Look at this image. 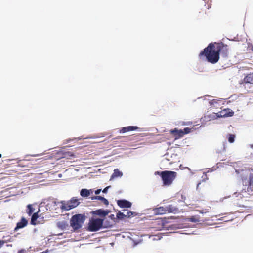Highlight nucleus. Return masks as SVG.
Returning a JSON list of instances; mask_svg holds the SVG:
<instances>
[{
    "label": "nucleus",
    "mask_w": 253,
    "mask_h": 253,
    "mask_svg": "<svg viewBox=\"0 0 253 253\" xmlns=\"http://www.w3.org/2000/svg\"><path fill=\"white\" fill-rule=\"evenodd\" d=\"M199 56L200 58L205 57L206 60L211 63H216L219 59V55L216 49V43H210L200 53Z\"/></svg>",
    "instance_id": "obj_1"
},
{
    "label": "nucleus",
    "mask_w": 253,
    "mask_h": 253,
    "mask_svg": "<svg viewBox=\"0 0 253 253\" xmlns=\"http://www.w3.org/2000/svg\"><path fill=\"white\" fill-rule=\"evenodd\" d=\"M156 173L160 175L164 185H170L177 176V173L173 171H157Z\"/></svg>",
    "instance_id": "obj_2"
},
{
    "label": "nucleus",
    "mask_w": 253,
    "mask_h": 253,
    "mask_svg": "<svg viewBox=\"0 0 253 253\" xmlns=\"http://www.w3.org/2000/svg\"><path fill=\"white\" fill-rule=\"evenodd\" d=\"M85 219V216L84 214H77L73 215L70 220V226L74 231L80 229Z\"/></svg>",
    "instance_id": "obj_3"
},
{
    "label": "nucleus",
    "mask_w": 253,
    "mask_h": 253,
    "mask_svg": "<svg viewBox=\"0 0 253 253\" xmlns=\"http://www.w3.org/2000/svg\"><path fill=\"white\" fill-rule=\"evenodd\" d=\"M103 221L102 219L91 217L88 223L87 230L90 232L98 231L102 227Z\"/></svg>",
    "instance_id": "obj_4"
},
{
    "label": "nucleus",
    "mask_w": 253,
    "mask_h": 253,
    "mask_svg": "<svg viewBox=\"0 0 253 253\" xmlns=\"http://www.w3.org/2000/svg\"><path fill=\"white\" fill-rule=\"evenodd\" d=\"M61 203L62 204V205L60 208L62 210L69 211L77 207L80 204V202L78 201V199L74 197L72 198L70 201L67 202L65 201H61Z\"/></svg>",
    "instance_id": "obj_5"
},
{
    "label": "nucleus",
    "mask_w": 253,
    "mask_h": 253,
    "mask_svg": "<svg viewBox=\"0 0 253 253\" xmlns=\"http://www.w3.org/2000/svg\"><path fill=\"white\" fill-rule=\"evenodd\" d=\"M177 209L173 207L172 205H169L166 207H159L153 209L154 213L155 215H162L167 212L170 213L176 211Z\"/></svg>",
    "instance_id": "obj_6"
},
{
    "label": "nucleus",
    "mask_w": 253,
    "mask_h": 253,
    "mask_svg": "<svg viewBox=\"0 0 253 253\" xmlns=\"http://www.w3.org/2000/svg\"><path fill=\"white\" fill-rule=\"evenodd\" d=\"M191 129L188 127L185 128L183 130L178 129L175 128L170 130V133L175 137V139L182 137L185 134H187L190 132Z\"/></svg>",
    "instance_id": "obj_7"
},
{
    "label": "nucleus",
    "mask_w": 253,
    "mask_h": 253,
    "mask_svg": "<svg viewBox=\"0 0 253 253\" xmlns=\"http://www.w3.org/2000/svg\"><path fill=\"white\" fill-rule=\"evenodd\" d=\"M216 49L219 55L220 53L224 58H227L229 55V49L228 46L222 42L216 43Z\"/></svg>",
    "instance_id": "obj_8"
},
{
    "label": "nucleus",
    "mask_w": 253,
    "mask_h": 253,
    "mask_svg": "<svg viewBox=\"0 0 253 253\" xmlns=\"http://www.w3.org/2000/svg\"><path fill=\"white\" fill-rule=\"evenodd\" d=\"M136 214L135 212H132L127 210H124L123 212H121L119 211L117 214V217L119 219H123L125 217H130L131 216H133L136 215Z\"/></svg>",
    "instance_id": "obj_9"
},
{
    "label": "nucleus",
    "mask_w": 253,
    "mask_h": 253,
    "mask_svg": "<svg viewBox=\"0 0 253 253\" xmlns=\"http://www.w3.org/2000/svg\"><path fill=\"white\" fill-rule=\"evenodd\" d=\"M236 172L239 174V177L242 180H247L248 177H249L250 173L251 171L248 169H242L236 170Z\"/></svg>",
    "instance_id": "obj_10"
},
{
    "label": "nucleus",
    "mask_w": 253,
    "mask_h": 253,
    "mask_svg": "<svg viewBox=\"0 0 253 253\" xmlns=\"http://www.w3.org/2000/svg\"><path fill=\"white\" fill-rule=\"evenodd\" d=\"M117 203L120 208H130L132 205L131 202L126 200H119Z\"/></svg>",
    "instance_id": "obj_11"
},
{
    "label": "nucleus",
    "mask_w": 253,
    "mask_h": 253,
    "mask_svg": "<svg viewBox=\"0 0 253 253\" xmlns=\"http://www.w3.org/2000/svg\"><path fill=\"white\" fill-rule=\"evenodd\" d=\"M139 128L137 126H127L122 127L120 130V133H124L127 132L134 131L139 129Z\"/></svg>",
    "instance_id": "obj_12"
},
{
    "label": "nucleus",
    "mask_w": 253,
    "mask_h": 253,
    "mask_svg": "<svg viewBox=\"0 0 253 253\" xmlns=\"http://www.w3.org/2000/svg\"><path fill=\"white\" fill-rule=\"evenodd\" d=\"M219 113V116L223 117H231L234 115V112L229 109H224Z\"/></svg>",
    "instance_id": "obj_13"
},
{
    "label": "nucleus",
    "mask_w": 253,
    "mask_h": 253,
    "mask_svg": "<svg viewBox=\"0 0 253 253\" xmlns=\"http://www.w3.org/2000/svg\"><path fill=\"white\" fill-rule=\"evenodd\" d=\"M27 224L28 221L24 217H22L20 221L17 223L16 226L15 228V230H17L19 229L22 228L26 226Z\"/></svg>",
    "instance_id": "obj_14"
},
{
    "label": "nucleus",
    "mask_w": 253,
    "mask_h": 253,
    "mask_svg": "<svg viewBox=\"0 0 253 253\" xmlns=\"http://www.w3.org/2000/svg\"><path fill=\"white\" fill-rule=\"evenodd\" d=\"M244 83L253 84V72L248 74L243 79Z\"/></svg>",
    "instance_id": "obj_15"
},
{
    "label": "nucleus",
    "mask_w": 253,
    "mask_h": 253,
    "mask_svg": "<svg viewBox=\"0 0 253 253\" xmlns=\"http://www.w3.org/2000/svg\"><path fill=\"white\" fill-rule=\"evenodd\" d=\"M109 212L108 210H104L103 209H99L94 211V213L98 215L104 217L107 215Z\"/></svg>",
    "instance_id": "obj_16"
},
{
    "label": "nucleus",
    "mask_w": 253,
    "mask_h": 253,
    "mask_svg": "<svg viewBox=\"0 0 253 253\" xmlns=\"http://www.w3.org/2000/svg\"><path fill=\"white\" fill-rule=\"evenodd\" d=\"M39 211L40 210L39 209L38 211L33 213L31 220V224L32 225H35L38 223V222H37V220L39 217L38 212H39Z\"/></svg>",
    "instance_id": "obj_17"
},
{
    "label": "nucleus",
    "mask_w": 253,
    "mask_h": 253,
    "mask_svg": "<svg viewBox=\"0 0 253 253\" xmlns=\"http://www.w3.org/2000/svg\"><path fill=\"white\" fill-rule=\"evenodd\" d=\"M122 175V172H121L118 169H114V172L111 176L110 180L118 177H121Z\"/></svg>",
    "instance_id": "obj_18"
},
{
    "label": "nucleus",
    "mask_w": 253,
    "mask_h": 253,
    "mask_svg": "<svg viewBox=\"0 0 253 253\" xmlns=\"http://www.w3.org/2000/svg\"><path fill=\"white\" fill-rule=\"evenodd\" d=\"M92 191L91 190H88L86 189H82L80 192V195L82 197H87L89 196L90 194V193H92Z\"/></svg>",
    "instance_id": "obj_19"
},
{
    "label": "nucleus",
    "mask_w": 253,
    "mask_h": 253,
    "mask_svg": "<svg viewBox=\"0 0 253 253\" xmlns=\"http://www.w3.org/2000/svg\"><path fill=\"white\" fill-rule=\"evenodd\" d=\"M92 200H99L102 201L105 205H108L109 202L106 198L100 196H95L91 197Z\"/></svg>",
    "instance_id": "obj_20"
},
{
    "label": "nucleus",
    "mask_w": 253,
    "mask_h": 253,
    "mask_svg": "<svg viewBox=\"0 0 253 253\" xmlns=\"http://www.w3.org/2000/svg\"><path fill=\"white\" fill-rule=\"evenodd\" d=\"M27 213L29 215H31L34 212L35 209L33 208V205L29 204L27 206Z\"/></svg>",
    "instance_id": "obj_21"
},
{
    "label": "nucleus",
    "mask_w": 253,
    "mask_h": 253,
    "mask_svg": "<svg viewBox=\"0 0 253 253\" xmlns=\"http://www.w3.org/2000/svg\"><path fill=\"white\" fill-rule=\"evenodd\" d=\"M226 138L228 139L229 142L232 143L234 142L235 135L232 134H228L227 135Z\"/></svg>",
    "instance_id": "obj_22"
},
{
    "label": "nucleus",
    "mask_w": 253,
    "mask_h": 253,
    "mask_svg": "<svg viewBox=\"0 0 253 253\" xmlns=\"http://www.w3.org/2000/svg\"><path fill=\"white\" fill-rule=\"evenodd\" d=\"M6 242L3 240H0V248L2 247Z\"/></svg>",
    "instance_id": "obj_23"
},
{
    "label": "nucleus",
    "mask_w": 253,
    "mask_h": 253,
    "mask_svg": "<svg viewBox=\"0 0 253 253\" xmlns=\"http://www.w3.org/2000/svg\"><path fill=\"white\" fill-rule=\"evenodd\" d=\"M110 187V186H107L105 187L102 191L103 193H106L107 192L108 189Z\"/></svg>",
    "instance_id": "obj_24"
},
{
    "label": "nucleus",
    "mask_w": 253,
    "mask_h": 253,
    "mask_svg": "<svg viewBox=\"0 0 253 253\" xmlns=\"http://www.w3.org/2000/svg\"><path fill=\"white\" fill-rule=\"evenodd\" d=\"M101 189H97V190H95V194L96 195H98L100 193V192H101Z\"/></svg>",
    "instance_id": "obj_25"
},
{
    "label": "nucleus",
    "mask_w": 253,
    "mask_h": 253,
    "mask_svg": "<svg viewBox=\"0 0 253 253\" xmlns=\"http://www.w3.org/2000/svg\"><path fill=\"white\" fill-rule=\"evenodd\" d=\"M204 13H205V14H206V12L205 11L204 12V11H201V12H199V14H204Z\"/></svg>",
    "instance_id": "obj_26"
},
{
    "label": "nucleus",
    "mask_w": 253,
    "mask_h": 253,
    "mask_svg": "<svg viewBox=\"0 0 253 253\" xmlns=\"http://www.w3.org/2000/svg\"><path fill=\"white\" fill-rule=\"evenodd\" d=\"M62 223H60V222L58 223V227H61V225H60V224H62Z\"/></svg>",
    "instance_id": "obj_27"
},
{
    "label": "nucleus",
    "mask_w": 253,
    "mask_h": 253,
    "mask_svg": "<svg viewBox=\"0 0 253 253\" xmlns=\"http://www.w3.org/2000/svg\"><path fill=\"white\" fill-rule=\"evenodd\" d=\"M200 184V183H198L197 184V189L199 188V186Z\"/></svg>",
    "instance_id": "obj_28"
},
{
    "label": "nucleus",
    "mask_w": 253,
    "mask_h": 253,
    "mask_svg": "<svg viewBox=\"0 0 253 253\" xmlns=\"http://www.w3.org/2000/svg\"><path fill=\"white\" fill-rule=\"evenodd\" d=\"M199 16L201 17V18H205V17L203 16L202 15H199Z\"/></svg>",
    "instance_id": "obj_29"
},
{
    "label": "nucleus",
    "mask_w": 253,
    "mask_h": 253,
    "mask_svg": "<svg viewBox=\"0 0 253 253\" xmlns=\"http://www.w3.org/2000/svg\"><path fill=\"white\" fill-rule=\"evenodd\" d=\"M251 147L253 149V144L251 145Z\"/></svg>",
    "instance_id": "obj_30"
},
{
    "label": "nucleus",
    "mask_w": 253,
    "mask_h": 253,
    "mask_svg": "<svg viewBox=\"0 0 253 253\" xmlns=\"http://www.w3.org/2000/svg\"><path fill=\"white\" fill-rule=\"evenodd\" d=\"M1 157V154H0V158Z\"/></svg>",
    "instance_id": "obj_31"
}]
</instances>
